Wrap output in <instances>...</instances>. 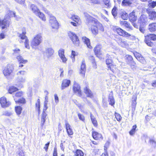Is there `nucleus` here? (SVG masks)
<instances>
[{"instance_id": "obj_53", "label": "nucleus", "mask_w": 156, "mask_h": 156, "mask_svg": "<svg viewBox=\"0 0 156 156\" xmlns=\"http://www.w3.org/2000/svg\"><path fill=\"white\" fill-rule=\"evenodd\" d=\"M75 155L77 156H83V153L80 150H77L76 152Z\"/></svg>"}, {"instance_id": "obj_46", "label": "nucleus", "mask_w": 156, "mask_h": 156, "mask_svg": "<svg viewBox=\"0 0 156 156\" xmlns=\"http://www.w3.org/2000/svg\"><path fill=\"white\" fill-rule=\"evenodd\" d=\"M77 53L75 51H72L71 56V57L73 62H74L75 61V56L76 55Z\"/></svg>"}, {"instance_id": "obj_34", "label": "nucleus", "mask_w": 156, "mask_h": 156, "mask_svg": "<svg viewBox=\"0 0 156 156\" xmlns=\"http://www.w3.org/2000/svg\"><path fill=\"white\" fill-rule=\"evenodd\" d=\"M90 117L92 122L94 126L95 127L97 126H98L97 122L95 117L91 113H90Z\"/></svg>"}, {"instance_id": "obj_62", "label": "nucleus", "mask_w": 156, "mask_h": 156, "mask_svg": "<svg viewBox=\"0 0 156 156\" xmlns=\"http://www.w3.org/2000/svg\"><path fill=\"white\" fill-rule=\"evenodd\" d=\"M16 2L21 4H23L25 2V0H14Z\"/></svg>"}, {"instance_id": "obj_48", "label": "nucleus", "mask_w": 156, "mask_h": 156, "mask_svg": "<svg viewBox=\"0 0 156 156\" xmlns=\"http://www.w3.org/2000/svg\"><path fill=\"white\" fill-rule=\"evenodd\" d=\"M136 128V125H134L133 126L132 129L129 132V134L131 135H133L135 133Z\"/></svg>"}, {"instance_id": "obj_8", "label": "nucleus", "mask_w": 156, "mask_h": 156, "mask_svg": "<svg viewBox=\"0 0 156 156\" xmlns=\"http://www.w3.org/2000/svg\"><path fill=\"white\" fill-rule=\"evenodd\" d=\"M13 68L12 66L10 64H8L4 68L3 73L5 76L8 78L12 73Z\"/></svg>"}, {"instance_id": "obj_57", "label": "nucleus", "mask_w": 156, "mask_h": 156, "mask_svg": "<svg viewBox=\"0 0 156 156\" xmlns=\"http://www.w3.org/2000/svg\"><path fill=\"white\" fill-rule=\"evenodd\" d=\"M134 55L138 60L142 57L140 54L138 53H134Z\"/></svg>"}, {"instance_id": "obj_64", "label": "nucleus", "mask_w": 156, "mask_h": 156, "mask_svg": "<svg viewBox=\"0 0 156 156\" xmlns=\"http://www.w3.org/2000/svg\"><path fill=\"white\" fill-rule=\"evenodd\" d=\"M19 156H24V153L23 151L21 150L19 151Z\"/></svg>"}, {"instance_id": "obj_30", "label": "nucleus", "mask_w": 156, "mask_h": 156, "mask_svg": "<svg viewBox=\"0 0 156 156\" xmlns=\"http://www.w3.org/2000/svg\"><path fill=\"white\" fill-rule=\"evenodd\" d=\"M149 143L152 147L155 148L156 147V141L154 137L151 138L149 139Z\"/></svg>"}, {"instance_id": "obj_2", "label": "nucleus", "mask_w": 156, "mask_h": 156, "mask_svg": "<svg viewBox=\"0 0 156 156\" xmlns=\"http://www.w3.org/2000/svg\"><path fill=\"white\" fill-rule=\"evenodd\" d=\"M42 38L41 34L35 35L30 41V45L32 48L39 46L42 42Z\"/></svg>"}, {"instance_id": "obj_16", "label": "nucleus", "mask_w": 156, "mask_h": 156, "mask_svg": "<svg viewBox=\"0 0 156 156\" xmlns=\"http://www.w3.org/2000/svg\"><path fill=\"white\" fill-rule=\"evenodd\" d=\"M86 71V66L85 62L83 60L80 66V73L83 76H84Z\"/></svg>"}, {"instance_id": "obj_43", "label": "nucleus", "mask_w": 156, "mask_h": 156, "mask_svg": "<svg viewBox=\"0 0 156 156\" xmlns=\"http://www.w3.org/2000/svg\"><path fill=\"white\" fill-rule=\"evenodd\" d=\"M107 66L108 68V69H110L113 72H115V69L116 67L115 65H113L112 63Z\"/></svg>"}, {"instance_id": "obj_63", "label": "nucleus", "mask_w": 156, "mask_h": 156, "mask_svg": "<svg viewBox=\"0 0 156 156\" xmlns=\"http://www.w3.org/2000/svg\"><path fill=\"white\" fill-rule=\"evenodd\" d=\"M138 60H139L140 62L144 64L145 62V61L144 59V58L142 57L141 58L139 59Z\"/></svg>"}, {"instance_id": "obj_31", "label": "nucleus", "mask_w": 156, "mask_h": 156, "mask_svg": "<svg viewBox=\"0 0 156 156\" xmlns=\"http://www.w3.org/2000/svg\"><path fill=\"white\" fill-rule=\"evenodd\" d=\"M92 136L93 138L96 140H98L102 137L101 134L96 132H93Z\"/></svg>"}, {"instance_id": "obj_55", "label": "nucleus", "mask_w": 156, "mask_h": 156, "mask_svg": "<svg viewBox=\"0 0 156 156\" xmlns=\"http://www.w3.org/2000/svg\"><path fill=\"white\" fill-rule=\"evenodd\" d=\"M78 117L79 119L80 120H81L83 121H84L85 117L83 115H82L80 113H78Z\"/></svg>"}, {"instance_id": "obj_27", "label": "nucleus", "mask_w": 156, "mask_h": 156, "mask_svg": "<svg viewBox=\"0 0 156 156\" xmlns=\"http://www.w3.org/2000/svg\"><path fill=\"white\" fill-rule=\"evenodd\" d=\"M145 37L147 40L149 39L154 41L156 40V35L154 34H150L147 35L145 36Z\"/></svg>"}, {"instance_id": "obj_29", "label": "nucleus", "mask_w": 156, "mask_h": 156, "mask_svg": "<svg viewBox=\"0 0 156 156\" xmlns=\"http://www.w3.org/2000/svg\"><path fill=\"white\" fill-rule=\"evenodd\" d=\"M47 115V114L44 111H43L41 114V126H42L46 120V118Z\"/></svg>"}, {"instance_id": "obj_17", "label": "nucleus", "mask_w": 156, "mask_h": 156, "mask_svg": "<svg viewBox=\"0 0 156 156\" xmlns=\"http://www.w3.org/2000/svg\"><path fill=\"white\" fill-rule=\"evenodd\" d=\"M129 19L130 21L132 23L136 21L137 19V16L136 15V12L133 10L129 14Z\"/></svg>"}, {"instance_id": "obj_38", "label": "nucleus", "mask_w": 156, "mask_h": 156, "mask_svg": "<svg viewBox=\"0 0 156 156\" xmlns=\"http://www.w3.org/2000/svg\"><path fill=\"white\" fill-rule=\"evenodd\" d=\"M18 89L16 87L14 86H11L10 87L8 90L9 93L10 94H12L13 92L17 91Z\"/></svg>"}, {"instance_id": "obj_11", "label": "nucleus", "mask_w": 156, "mask_h": 156, "mask_svg": "<svg viewBox=\"0 0 156 156\" xmlns=\"http://www.w3.org/2000/svg\"><path fill=\"white\" fill-rule=\"evenodd\" d=\"M58 54L62 62L64 63H66L67 59L64 55V50L63 49H60L58 51Z\"/></svg>"}, {"instance_id": "obj_35", "label": "nucleus", "mask_w": 156, "mask_h": 156, "mask_svg": "<svg viewBox=\"0 0 156 156\" xmlns=\"http://www.w3.org/2000/svg\"><path fill=\"white\" fill-rule=\"evenodd\" d=\"M36 15L38 16L39 18L41 19L43 21H45L46 20V17L45 16L44 14L42 12H41L40 11L38 12Z\"/></svg>"}, {"instance_id": "obj_1", "label": "nucleus", "mask_w": 156, "mask_h": 156, "mask_svg": "<svg viewBox=\"0 0 156 156\" xmlns=\"http://www.w3.org/2000/svg\"><path fill=\"white\" fill-rule=\"evenodd\" d=\"M85 16L87 22V25L89 27L91 25L90 23H94L98 30H99L101 31H104V28L102 24L101 23L96 19L94 18L88 14H86Z\"/></svg>"}, {"instance_id": "obj_15", "label": "nucleus", "mask_w": 156, "mask_h": 156, "mask_svg": "<svg viewBox=\"0 0 156 156\" xmlns=\"http://www.w3.org/2000/svg\"><path fill=\"white\" fill-rule=\"evenodd\" d=\"M18 84L17 85L19 87L22 86L23 84L25 83L26 81V77L24 76H19L17 79Z\"/></svg>"}, {"instance_id": "obj_22", "label": "nucleus", "mask_w": 156, "mask_h": 156, "mask_svg": "<svg viewBox=\"0 0 156 156\" xmlns=\"http://www.w3.org/2000/svg\"><path fill=\"white\" fill-rule=\"evenodd\" d=\"M84 91L86 94L87 97L92 98L93 97V95L91 91L87 87H86L84 89Z\"/></svg>"}, {"instance_id": "obj_19", "label": "nucleus", "mask_w": 156, "mask_h": 156, "mask_svg": "<svg viewBox=\"0 0 156 156\" xmlns=\"http://www.w3.org/2000/svg\"><path fill=\"white\" fill-rule=\"evenodd\" d=\"M65 126L67 133L69 135H72L73 133V132L71 128V126L66 121L65 122Z\"/></svg>"}, {"instance_id": "obj_18", "label": "nucleus", "mask_w": 156, "mask_h": 156, "mask_svg": "<svg viewBox=\"0 0 156 156\" xmlns=\"http://www.w3.org/2000/svg\"><path fill=\"white\" fill-rule=\"evenodd\" d=\"M70 80L67 79H64L62 81L61 85V89L63 90L66 87H68L70 84Z\"/></svg>"}, {"instance_id": "obj_36", "label": "nucleus", "mask_w": 156, "mask_h": 156, "mask_svg": "<svg viewBox=\"0 0 156 156\" xmlns=\"http://www.w3.org/2000/svg\"><path fill=\"white\" fill-rule=\"evenodd\" d=\"M108 101L109 103V104L112 106L114 105L115 103V101L112 96L110 95L109 96Z\"/></svg>"}, {"instance_id": "obj_41", "label": "nucleus", "mask_w": 156, "mask_h": 156, "mask_svg": "<svg viewBox=\"0 0 156 156\" xmlns=\"http://www.w3.org/2000/svg\"><path fill=\"white\" fill-rule=\"evenodd\" d=\"M15 101L16 103H19L23 104H25L26 103L25 100L23 98L19 99L18 100L16 98H15Z\"/></svg>"}, {"instance_id": "obj_4", "label": "nucleus", "mask_w": 156, "mask_h": 156, "mask_svg": "<svg viewBox=\"0 0 156 156\" xmlns=\"http://www.w3.org/2000/svg\"><path fill=\"white\" fill-rule=\"evenodd\" d=\"M13 55L15 56H16V58L18 60V61L20 63L25 64L27 62V61L26 60L23 59V58L19 54H20V50L19 49L16 48L13 49Z\"/></svg>"}, {"instance_id": "obj_50", "label": "nucleus", "mask_w": 156, "mask_h": 156, "mask_svg": "<svg viewBox=\"0 0 156 156\" xmlns=\"http://www.w3.org/2000/svg\"><path fill=\"white\" fill-rule=\"evenodd\" d=\"M23 95V92L22 91H19L16 92L15 95L13 96V97L14 98V99L15 100V98H16V97H19Z\"/></svg>"}, {"instance_id": "obj_9", "label": "nucleus", "mask_w": 156, "mask_h": 156, "mask_svg": "<svg viewBox=\"0 0 156 156\" xmlns=\"http://www.w3.org/2000/svg\"><path fill=\"white\" fill-rule=\"evenodd\" d=\"M54 52V50L52 48L48 47L45 49L43 54L44 56L49 58L53 55Z\"/></svg>"}, {"instance_id": "obj_54", "label": "nucleus", "mask_w": 156, "mask_h": 156, "mask_svg": "<svg viewBox=\"0 0 156 156\" xmlns=\"http://www.w3.org/2000/svg\"><path fill=\"white\" fill-rule=\"evenodd\" d=\"M115 116L117 120L118 121H120L122 119V117L118 113L115 112Z\"/></svg>"}, {"instance_id": "obj_23", "label": "nucleus", "mask_w": 156, "mask_h": 156, "mask_svg": "<svg viewBox=\"0 0 156 156\" xmlns=\"http://www.w3.org/2000/svg\"><path fill=\"white\" fill-rule=\"evenodd\" d=\"M101 46L99 45L96 46L94 49L95 54L97 57L102 54L101 51Z\"/></svg>"}, {"instance_id": "obj_39", "label": "nucleus", "mask_w": 156, "mask_h": 156, "mask_svg": "<svg viewBox=\"0 0 156 156\" xmlns=\"http://www.w3.org/2000/svg\"><path fill=\"white\" fill-rule=\"evenodd\" d=\"M126 62L127 64H130L133 61V58L131 56L129 55H126Z\"/></svg>"}, {"instance_id": "obj_21", "label": "nucleus", "mask_w": 156, "mask_h": 156, "mask_svg": "<svg viewBox=\"0 0 156 156\" xmlns=\"http://www.w3.org/2000/svg\"><path fill=\"white\" fill-rule=\"evenodd\" d=\"M147 22V18L146 15H143L140 16L138 20V23L140 24L145 23Z\"/></svg>"}, {"instance_id": "obj_14", "label": "nucleus", "mask_w": 156, "mask_h": 156, "mask_svg": "<svg viewBox=\"0 0 156 156\" xmlns=\"http://www.w3.org/2000/svg\"><path fill=\"white\" fill-rule=\"evenodd\" d=\"M146 12L148 14V17L149 19L154 20H156V12L154 11H151L149 9H147Z\"/></svg>"}, {"instance_id": "obj_26", "label": "nucleus", "mask_w": 156, "mask_h": 156, "mask_svg": "<svg viewBox=\"0 0 156 156\" xmlns=\"http://www.w3.org/2000/svg\"><path fill=\"white\" fill-rule=\"evenodd\" d=\"M118 42L120 45L123 47H127L128 46V44L127 41L124 39H120Z\"/></svg>"}, {"instance_id": "obj_61", "label": "nucleus", "mask_w": 156, "mask_h": 156, "mask_svg": "<svg viewBox=\"0 0 156 156\" xmlns=\"http://www.w3.org/2000/svg\"><path fill=\"white\" fill-rule=\"evenodd\" d=\"M128 64L130 66L132 69H133L136 67V63L133 61L131 62L130 64Z\"/></svg>"}, {"instance_id": "obj_28", "label": "nucleus", "mask_w": 156, "mask_h": 156, "mask_svg": "<svg viewBox=\"0 0 156 156\" xmlns=\"http://www.w3.org/2000/svg\"><path fill=\"white\" fill-rule=\"evenodd\" d=\"M148 29L151 32H154L156 30V23L150 24L148 26Z\"/></svg>"}, {"instance_id": "obj_33", "label": "nucleus", "mask_w": 156, "mask_h": 156, "mask_svg": "<svg viewBox=\"0 0 156 156\" xmlns=\"http://www.w3.org/2000/svg\"><path fill=\"white\" fill-rule=\"evenodd\" d=\"M30 8L34 13L36 15L40 11L37 7L34 4H32L30 5Z\"/></svg>"}, {"instance_id": "obj_49", "label": "nucleus", "mask_w": 156, "mask_h": 156, "mask_svg": "<svg viewBox=\"0 0 156 156\" xmlns=\"http://www.w3.org/2000/svg\"><path fill=\"white\" fill-rule=\"evenodd\" d=\"M71 19L75 22H78L79 20V17L76 15H73L71 17Z\"/></svg>"}, {"instance_id": "obj_12", "label": "nucleus", "mask_w": 156, "mask_h": 156, "mask_svg": "<svg viewBox=\"0 0 156 156\" xmlns=\"http://www.w3.org/2000/svg\"><path fill=\"white\" fill-rule=\"evenodd\" d=\"M115 30L117 33L120 36L128 37H129L130 36H131V35L129 34L120 28H117Z\"/></svg>"}, {"instance_id": "obj_40", "label": "nucleus", "mask_w": 156, "mask_h": 156, "mask_svg": "<svg viewBox=\"0 0 156 156\" xmlns=\"http://www.w3.org/2000/svg\"><path fill=\"white\" fill-rule=\"evenodd\" d=\"M103 1L106 8H109L111 7V3L110 0H103Z\"/></svg>"}, {"instance_id": "obj_5", "label": "nucleus", "mask_w": 156, "mask_h": 156, "mask_svg": "<svg viewBox=\"0 0 156 156\" xmlns=\"http://www.w3.org/2000/svg\"><path fill=\"white\" fill-rule=\"evenodd\" d=\"M68 34L74 44L76 46H79L80 44V41L76 35L71 31L69 32Z\"/></svg>"}, {"instance_id": "obj_58", "label": "nucleus", "mask_w": 156, "mask_h": 156, "mask_svg": "<svg viewBox=\"0 0 156 156\" xmlns=\"http://www.w3.org/2000/svg\"><path fill=\"white\" fill-rule=\"evenodd\" d=\"M26 73V71L24 70H21L18 71L17 73V75L20 76V75H23Z\"/></svg>"}, {"instance_id": "obj_6", "label": "nucleus", "mask_w": 156, "mask_h": 156, "mask_svg": "<svg viewBox=\"0 0 156 156\" xmlns=\"http://www.w3.org/2000/svg\"><path fill=\"white\" fill-rule=\"evenodd\" d=\"M25 34L26 32L23 31L22 33L19 35V37L20 38L19 41L20 42H24L25 48L29 49L30 48L29 41L27 37L25 35Z\"/></svg>"}, {"instance_id": "obj_24", "label": "nucleus", "mask_w": 156, "mask_h": 156, "mask_svg": "<svg viewBox=\"0 0 156 156\" xmlns=\"http://www.w3.org/2000/svg\"><path fill=\"white\" fill-rule=\"evenodd\" d=\"M82 40L88 48H92V47L90 45V40L89 39L85 36H83L82 37Z\"/></svg>"}, {"instance_id": "obj_32", "label": "nucleus", "mask_w": 156, "mask_h": 156, "mask_svg": "<svg viewBox=\"0 0 156 156\" xmlns=\"http://www.w3.org/2000/svg\"><path fill=\"white\" fill-rule=\"evenodd\" d=\"M121 18L124 20H126L128 18V15L127 13L123 10H121L120 13Z\"/></svg>"}, {"instance_id": "obj_47", "label": "nucleus", "mask_w": 156, "mask_h": 156, "mask_svg": "<svg viewBox=\"0 0 156 156\" xmlns=\"http://www.w3.org/2000/svg\"><path fill=\"white\" fill-rule=\"evenodd\" d=\"M145 42L146 44L148 46L152 47L154 45L153 43L151 41V40L148 39H146L145 37Z\"/></svg>"}, {"instance_id": "obj_45", "label": "nucleus", "mask_w": 156, "mask_h": 156, "mask_svg": "<svg viewBox=\"0 0 156 156\" xmlns=\"http://www.w3.org/2000/svg\"><path fill=\"white\" fill-rule=\"evenodd\" d=\"M35 105L36 109V110H37L38 112L39 113L40 111V100L39 99H37Z\"/></svg>"}, {"instance_id": "obj_20", "label": "nucleus", "mask_w": 156, "mask_h": 156, "mask_svg": "<svg viewBox=\"0 0 156 156\" xmlns=\"http://www.w3.org/2000/svg\"><path fill=\"white\" fill-rule=\"evenodd\" d=\"M90 24V26L89 27L88 25V26L89 28L91 29L92 33L95 35L97 34L98 31L97 26L94 25V23H91Z\"/></svg>"}, {"instance_id": "obj_56", "label": "nucleus", "mask_w": 156, "mask_h": 156, "mask_svg": "<svg viewBox=\"0 0 156 156\" xmlns=\"http://www.w3.org/2000/svg\"><path fill=\"white\" fill-rule=\"evenodd\" d=\"M12 114L11 112L7 111H6L3 112L2 114L3 115H4L9 116H11Z\"/></svg>"}, {"instance_id": "obj_3", "label": "nucleus", "mask_w": 156, "mask_h": 156, "mask_svg": "<svg viewBox=\"0 0 156 156\" xmlns=\"http://www.w3.org/2000/svg\"><path fill=\"white\" fill-rule=\"evenodd\" d=\"M11 23L10 19L5 17L4 19L2 20L1 23H0V27H1L2 29L5 30L7 31Z\"/></svg>"}, {"instance_id": "obj_7", "label": "nucleus", "mask_w": 156, "mask_h": 156, "mask_svg": "<svg viewBox=\"0 0 156 156\" xmlns=\"http://www.w3.org/2000/svg\"><path fill=\"white\" fill-rule=\"evenodd\" d=\"M50 16L49 23L52 28L57 29L58 28V23L56 20L55 17L49 14Z\"/></svg>"}, {"instance_id": "obj_52", "label": "nucleus", "mask_w": 156, "mask_h": 156, "mask_svg": "<svg viewBox=\"0 0 156 156\" xmlns=\"http://www.w3.org/2000/svg\"><path fill=\"white\" fill-rule=\"evenodd\" d=\"M149 6L152 8H154L156 6V1H151L149 3Z\"/></svg>"}, {"instance_id": "obj_60", "label": "nucleus", "mask_w": 156, "mask_h": 156, "mask_svg": "<svg viewBox=\"0 0 156 156\" xmlns=\"http://www.w3.org/2000/svg\"><path fill=\"white\" fill-rule=\"evenodd\" d=\"M54 97L55 102L56 104H57L59 102V99L57 95L56 94H55Z\"/></svg>"}, {"instance_id": "obj_51", "label": "nucleus", "mask_w": 156, "mask_h": 156, "mask_svg": "<svg viewBox=\"0 0 156 156\" xmlns=\"http://www.w3.org/2000/svg\"><path fill=\"white\" fill-rule=\"evenodd\" d=\"M117 8L115 6H114L112 10V13L114 17H115L117 15Z\"/></svg>"}, {"instance_id": "obj_42", "label": "nucleus", "mask_w": 156, "mask_h": 156, "mask_svg": "<svg viewBox=\"0 0 156 156\" xmlns=\"http://www.w3.org/2000/svg\"><path fill=\"white\" fill-rule=\"evenodd\" d=\"M132 3V2L127 0H123L122 2V5L124 6L129 5Z\"/></svg>"}, {"instance_id": "obj_25", "label": "nucleus", "mask_w": 156, "mask_h": 156, "mask_svg": "<svg viewBox=\"0 0 156 156\" xmlns=\"http://www.w3.org/2000/svg\"><path fill=\"white\" fill-rule=\"evenodd\" d=\"M13 16L16 18L17 17V16L15 15V12L13 11L9 10L7 11L5 17H6L7 18L10 19V17Z\"/></svg>"}, {"instance_id": "obj_10", "label": "nucleus", "mask_w": 156, "mask_h": 156, "mask_svg": "<svg viewBox=\"0 0 156 156\" xmlns=\"http://www.w3.org/2000/svg\"><path fill=\"white\" fill-rule=\"evenodd\" d=\"M73 90L74 93L78 96L80 97L82 96L80 87L75 81L74 82Z\"/></svg>"}, {"instance_id": "obj_59", "label": "nucleus", "mask_w": 156, "mask_h": 156, "mask_svg": "<svg viewBox=\"0 0 156 156\" xmlns=\"http://www.w3.org/2000/svg\"><path fill=\"white\" fill-rule=\"evenodd\" d=\"M106 62L107 65V66L113 63L111 59H107L106 61Z\"/></svg>"}, {"instance_id": "obj_44", "label": "nucleus", "mask_w": 156, "mask_h": 156, "mask_svg": "<svg viewBox=\"0 0 156 156\" xmlns=\"http://www.w3.org/2000/svg\"><path fill=\"white\" fill-rule=\"evenodd\" d=\"M22 110V108L20 106H18L15 107L16 112L18 115L20 114Z\"/></svg>"}, {"instance_id": "obj_13", "label": "nucleus", "mask_w": 156, "mask_h": 156, "mask_svg": "<svg viewBox=\"0 0 156 156\" xmlns=\"http://www.w3.org/2000/svg\"><path fill=\"white\" fill-rule=\"evenodd\" d=\"M0 103L2 108L7 107L10 105V103L9 101H7L5 97H2L0 98Z\"/></svg>"}, {"instance_id": "obj_37", "label": "nucleus", "mask_w": 156, "mask_h": 156, "mask_svg": "<svg viewBox=\"0 0 156 156\" xmlns=\"http://www.w3.org/2000/svg\"><path fill=\"white\" fill-rule=\"evenodd\" d=\"M121 23L126 27L132 29V27L130 26V24L128 23L127 22L125 21H121Z\"/></svg>"}]
</instances>
